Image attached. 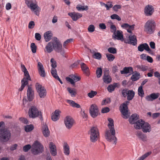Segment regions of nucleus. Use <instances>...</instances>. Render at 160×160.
Returning a JSON list of instances; mask_svg holds the SVG:
<instances>
[{
  "mask_svg": "<svg viewBox=\"0 0 160 160\" xmlns=\"http://www.w3.org/2000/svg\"><path fill=\"white\" fill-rule=\"evenodd\" d=\"M31 148V147L30 144H28L26 145L23 147V151L24 152H28Z\"/></svg>",
  "mask_w": 160,
  "mask_h": 160,
  "instance_id": "nucleus-49",
  "label": "nucleus"
},
{
  "mask_svg": "<svg viewBox=\"0 0 160 160\" xmlns=\"http://www.w3.org/2000/svg\"><path fill=\"white\" fill-rule=\"evenodd\" d=\"M112 38L114 40H120L122 41H123V36L122 31L120 30H117L116 32H114L112 35Z\"/></svg>",
  "mask_w": 160,
  "mask_h": 160,
  "instance_id": "nucleus-14",
  "label": "nucleus"
},
{
  "mask_svg": "<svg viewBox=\"0 0 160 160\" xmlns=\"http://www.w3.org/2000/svg\"><path fill=\"white\" fill-rule=\"evenodd\" d=\"M135 92L132 90H129L127 96V99L128 101L132 100L135 96Z\"/></svg>",
  "mask_w": 160,
  "mask_h": 160,
  "instance_id": "nucleus-33",
  "label": "nucleus"
},
{
  "mask_svg": "<svg viewBox=\"0 0 160 160\" xmlns=\"http://www.w3.org/2000/svg\"><path fill=\"white\" fill-rule=\"evenodd\" d=\"M45 48L47 51L48 53L51 52L53 51L54 49L51 41L48 43L45 47Z\"/></svg>",
  "mask_w": 160,
  "mask_h": 160,
  "instance_id": "nucleus-35",
  "label": "nucleus"
},
{
  "mask_svg": "<svg viewBox=\"0 0 160 160\" xmlns=\"http://www.w3.org/2000/svg\"><path fill=\"white\" fill-rule=\"evenodd\" d=\"M67 102L73 108H80V106L78 104L76 103L73 100H67Z\"/></svg>",
  "mask_w": 160,
  "mask_h": 160,
  "instance_id": "nucleus-37",
  "label": "nucleus"
},
{
  "mask_svg": "<svg viewBox=\"0 0 160 160\" xmlns=\"http://www.w3.org/2000/svg\"><path fill=\"white\" fill-rule=\"evenodd\" d=\"M110 18L112 19H116L118 21L121 20V18L117 14H113L110 16Z\"/></svg>",
  "mask_w": 160,
  "mask_h": 160,
  "instance_id": "nucleus-47",
  "label": "nucleus"
},
{
  "mask_svg": "<svg viewBox=\"0 0 160 160\" xmlns=\"http://www.w3.org/2000/svg\"><path fill=\"white\" fill-rule=\"evenodd\" d=\"M156 24L152 20H148L144 26V31L148 34H151L154 33L155 30Z\"/></svg>",
  "mask_w": 160,
  "mask_h": 160,
  "instance_id": "nucleus-2",
  "label": "nucleus"
},
{
  "mask_svg": "<svg viewBox=\"0 0 160 160\" xmlns=\"http://www.w3.org/2000/svg\"><path fill=\"white\" fill-rule=\"evenodd\" d=\"M120 72L122 74L130 73V74H131L133 73V69L131 67H125Z\"/></svg>",
  "mask_w": 160,
  "mask_h": 160,
  "instance_id": "nucleus-27",
  "label": "nucleus"
},
{
  "mask_svg": "<svg viewBox=\"0 0 160 160\" xmlns=\"http://www.w3.org/2000/svg\"><path fill=\"white\" fill-rule=\"evenodd\" d=\"M52 35V33L50 31L46 32L44 34V37L46 42H48L51 40Z\"/></svg>",
  "mask_w": 160,
  "mask_h": 160,
  "instance_id": "nucleus-32",
  "label": "nucleus"
},
{
  "mask_svg": "<svg viewBox=\"0 0 160 160\" xmlns=\"http://www.w3.org/2000/svg\"><path fill=\"white\" fill-rule=\"evenodd\" d=\"M108 69H106L104 72L103 76V82L106 84H109L112 82V79L111 77L109 75Z\"/></svg>",
  "mask_w": 160,
  "mask_h": 160,
  "instance_id": "nucleus-15",
  "label": "nucleus"
},
{
  "mask_svg": "<svg viewBox=\"0 0 160 160\" xmlns=\"http://www.w3.org/2000/svg\"><path fill=\"white\" fill-rule=\"evenodd\" d=\"M128 38L130 40V44L135 46L137 44V40L135 35H130Z\"/></svg>",
  "mask_w": 160,
  "mask_h": 160,
  "instance_id": "nucleus-29",
  "label": "nucleus"
},
{
  "mask_svg": "<svg viewBox=\"0 0 160 160\" xmlns=\"http://www.w3.org/2000/svg\"><path fill=\"white\" fill-rule=\"evenodd\" d=\"M154 8L151 5H148L146 6L144 8V13L147 16L151 15L154 12Z\"/></svg>",
  "mask_w": 160,
  "mask_h": 160,
  "instance_id": "nucleus-17",
  "label": "nucleus"
},
{
  "mask_svg": "<svg viewBox=\"0 0 160 160\" xmlns=\"http://www.w3.org/2000/svg\"><path fill=\"white\" fill-rule=\"evenodd\" d=\"M140 73L137 72H135L134 74L131 77V79L133 81H136L140 78Z\"/></svg>",
  "mask_w": 160,
  "mask_h": 160,
  "instance_id": "nucleus-36",
  "label": "nucleus"
},
{
  "mask_svg": "<svg viewBox=\"0 0 160 160\" xmlns=\"http://www.w3.org/2000/svg\"><path fill=\"white\" fill-rule=\"evenodd\" d=\"M42 132L44 136L46 137H48L50 132L47 125H45L42 128Z\"/></svg>",
  "mask_w": 160,
  "mask_h": 160,
  "instance_id": "nucleus-30",
  "label": "nucleus"
},
{
  "mask_svg": "<svg viewBox=\"0 0 160 160\" xmlns=\"http://www.w3.org/2000/svg\"><path fill=\"white\" fill-rule=\"evenodd\" d=\"M142 129V132L144 133L149 132L151 131V126L148 122H144Z\"/></svg>",
  "mask_w": 160,
  "mask_h": 160,
  "instance_id": "nucleus-23",
  "label": "nucleus"
},
{
  "mask_svg": "<svg viewBox=\"0 0 160 160\" xmlns=\"http://www.w3.org/2000/svg\"><path fill=\"white\" fill-rule=\"evenodd\" d=\"M121 6L119 5H114L112 7L113 10L116 12H117L118 11L119 9H120L121 8Z\"/></svg>",
  "mask_w": 160,
  "mask_h": 160,
  "instance_id": "nucleus-57",
  "label": "nucleus"
},
{
  "mask_svg": "<svg viewBox=\"0 0 160 160\" xmlns=\"http://www.w3.org/2000/svg\"><path fill=\"white\" fill-rule=\"evenodd\" d=\"M51 42L52 43L53 49L55 51L57 52L61 51L62 48V45L57 38L54 37Z\"/></svg>",
  "mask_w": 160,
  "mask_h": 160,
  "instance_id": "nucleus-11",
  "label": "nucleus"
},
{
  "mask_svg": "<svg viewBox=\"0 0 160 160\" xmlns=\"http://www.w3.org/2000/svg\"><path fill=\"white\" fill-rule=\"evenodd\" d=\"M110 29H111V32H113V33H114V32H117L116 27L115 25H111L110 26Z\"/></svg>",
  "mask_w": 160,
  "mask_h": 160,
  "instance_id": "nucleus-63",
  "label": "nucleus"
},
{
  "mask_svg": "<svg viewBox=\"0 0 160 160\" xmlns=\"http://www.w3.org/2000/svg\"><path fill=\"white\" fill-rule=\"evenodd\" d=\"M88 30L89 32H94L95 30L94 26L92 24H91L89 26Z\"/></svg>",
  "mask_w": 160,
  "mask_h": 160,
  "instance_id": "nucleus-54",
  "label": "nucleus"
},
{
  "mask_svg": "<svg viewBox=\"0 0 160 160\" xmlns=\"http://www.w3.org/2000/svg\"><path fill=\"white\" fill-rule=\"evenodd\" d=\"M107 3L108 4H106L105 7L106 8L107 10H109L110 8H111L112 7L113 5L111 2H107Z\"/></svg>",
  "mask_w": 160,
  "mask_h": 160,
  "instance_id": "nucleus-58",
  "label": "nucleus"
},
{
  "mask_svg": "<svg viewBox=\"0 0 160 160\" xmlns=\"http://www.w3.org/2000/svg\"><path fill=\"white\" fill-rule=\"evenodd\" d=\"M152 153L151 152H149L145 153L144 155H142L141 157L138 158L137 160H143L144 159L146 158L147 157L150 155Z\"/></svg>",
  "mask_w": 160,
  "mask_h": 160,
  "instance_id": "nucleus-42",
  "label": "nucleus"
},
{
  "mask_svg": "<svg viewBox=\"0 0 160 160\" xmlns=\"http://www.w3.org/2000/svg\"><path fill=\"white\" fill-rule=\"evenodd\" d=\"M43 151V147L42 144L38 141L34 142L31 149L32 153L36 155L42 153Z\"/></svg>",
  "mask_w": 160,
  "mask_h": 160,
  "instance_id": "nucleus-3",
  "label": "nucleus"
},
{
  "mask_svg": "<svg viewBox=\"0 0 160 160\" xmlns=\"http://www.w3.org/2000/svg\"><path fill=\"white\" fill-rule=\"evenodd\" d=\"M64 123L67 128H71L73 124V120L71 117L67 116L64 119Z\"/></svg>",
  "mask_w": 160,
  "mask_h": 160,
  "instance_id": "nucleus-18",
  "label": "nucleus"
},
{
  "mask_svg": "<svg viewBox=\"0 0 160 160\" xmlns=\"http://www.w3.org/2000/svg\"><path fill=\"white\" fill-rule=\"evenodd\" d=\"M34 128L32 124L27 125L25 127V131L27 132H29L32 131Z\"/></svg>",
  "mask_w": 160,
  "mask_h": 160,
  "instance_id": "nucleus-40",
  "label": "nucleus"
},
{
  "mask_svg": "<svg viewBox=\"0 0 160 160\" xmlns=\"http://www.w3.org/2000/svg\"><path fill=\"white\" fill-rule=\"evenodd\" d=\"M108 120L109 123L108 124V126L110 129V131H107L105 134V137L107 140L109 142H113V143L116 144L117 138L115 136V130L114 128V121L113 119L108 118Z\"/></svg>",
  "mask_w": 160,
  "mask_h": 160,
  "instance_id": "nucleus-1",
  "label": "nucleus"
},
{
  "mask_svg": "<svg viewBox=\"0 0 160 160\" xmlns=\"http://www.w3.org/2000/svg\"><path fill=\"white\" fill-rule=\"evenodd\" d=\"M106 57L108 61L110 62L112 61L115 58V57L113 55L109 53L106 54Z\"/></svg>",
  "mask_w": 160,
  "mask_h": 160,
  "instance_id": "nucleus-46",
  "label": "nucleus"
},
{
  "mask_svg": "<svg viewBox=\"0 0 160 160\" xmlns=\"http://www.w3.org/2000/svg\"><path fill=\"white\" fill-rule=\"evenodd\" d=\"M108 51L110 53L115 54L117 53L116 49L114 47H110L108 49Z\"/></svg>",
  "mask_w": 160,
  "mask_h": 160,
  "instance_id": "nucleus-50",
  "label": "nucleus"
},
{
  "mask_svg": "<svg viewBox=\"0 0 160 160\" xmlns=\"http://www.w3.org/2000/svg\"><path fill=\"white\" fill-rule=\"evenodd\" d=\"M97 94V92L95 91L91 90L90 92L88 94V96L90 98H92Z\"/></svg>",
  "mask_w": 160,
  "mask_h": 160,
  "instance_id": "nucleus-44",
  "label": "nucleus"
},
{
  "mask_svg": "<svg viewBox=\"0 0 160 160\" xmlns=\"http://www.w3.org/2000/svg\"><path fill=\"white\" fill-rule=\"evenodd\" d=\"M50 149V152L53 156H55L57 154V149L55 145L52 142H51L49 144Z\"/></svg>",
  "mask_w": 160,
  "mask_h": 160,
  "instance_id": "nucleus-21",
  "label": "nucleus"
},
{
  "mask_svg": "<svg viewBox=\"0 0 160 160\" xmlns=\"http://www.w3.org/2000/svg\"><path fill=\"white\" fill-rule=\"evenodd\" d=\"M129 90L128 89L125 88L122 89V96L124 98H126L127 97L128 93V91Z\"/></svg>",
  "mask_w": 160,
  "mask_h": 160,
  "instance_id": "nucleus-48",
  "label": "nucleus"
},
{
  "mask_svg": "<svg viewBox=\"0 0 160 160\" xmlns=\"http://www.w3.org/2000/svg\"><path fill=\"white\" fill-rule=\"evenodd\" d=\"M88 134L90 135V140L92 142H96L99 137V132L97 127H91Z\"/></svg>",
  "mask_w": 160,
  "mask_h": 160,
  "instance_id": "nucleus-4",
  "label": "nucleus"
},
{
  "mask_svg": "<svg viewBox=\"0 0 160 160\" xmlns=\"http://www.w3.org/2000/svg\"><path fill=\"white\" fill-rule=\"evenodd\" d=\"M35 87L39 97L41 98H44L47 94V91L45 88L38 83H36Z\"/></svg>",
  "mask_w": 160,
  "mask_h": 160,
  "instance_id": "nucleus-10",
  "label": "nucleus"
},
{
  "mask_svg": "<svg viewBox=\"0 0 160 160\" xmlns=\"http://www.w3.org/2000/svg\"><path fill=\"white\" fill-rule=\"evenodd\" d=\"M137 136L143 141H146L147 140V137L145 134L141 132H138L136 134Z\"/></svg>",
  "mask_w": 160,
  "mask_h": 160,
  "instance_id": "nucleus-34",
  "label": "nucleus"
},
{
  "mask_svg": "<svg viewBox=\"0 0 160 160\" xmlns=\"http://www.w3.org/2000/svg\"><path fill=\"white\" fill-rule=\"evenodd\" d=\"M25 3L27 7L37 15V12L39 11L40 8L36 3L35 0H25Z\"/></svg>",
  "mask_w": 160,
  "mask_h": 160,
  "instance_id": "nucleus-7",
  "label": "nucleus"
},
{
  "mask_svg": "<svg viewBox=\"0 0 160 160\" xmlns=\"http://www.w3.org/2000/svg\"><path fill=\"white\" fill-rule=\"evenodd\" d=\"M70 76L73 79V81H75V82L78 81L80 79V77L73 75H70Z\"/></svg>",
  "mask_w": 160,
  "mask_h": 160,
  "instance_id": "nucleus-55",
  "label": "nucleus"
},
{
  "mask_svg": "<svg viewBox=\"0 0 160 160\" xmlns=\"http://www.w3.org/2000/svg\"><path fill=\"white\" fill-rule=\"evenodd\" d=\"M138 94L139 96L141 97H143L144 95V93L142 87V86H140L138 88Z\"/></svg>",
  "mask_w": 160,
  "mask_h": 160,
  "instance_id": "nucleus-43",
  "label": "nucleus"
},
{
  "mask_svg": "<svg viewBox=\"0 0 160 160\" xmlns=\"http://www.w3.org/2000/svg\"><path fill=\"white\" fill-rule=\"evenodd\" d=\"M73 38H69L67 39L63 43V46L64 47L66 48V44L69 43L73 42Z\"/></svg>",
  "mask_w": 160,
  "mask_h": 160,
  "instance_id": "nucleus-56",
  "label": "nucleus"
},
{
  "mask_svg": "<svg viewBox=\"0 0 160 160\" xmlns=\"http://www.w3.org/2000/svg\"><path fill=\"white\" fill-rule=\"evenodd\" d=\"M63 149L65 154L67 156L70 153V148L69 145L66 142L64 143Z\"/></svg>",
  "mask_w": 160,
  "mask_h": 160,
  "instance_id": "nucleus-31",
  "label": "nucleus"
},
{
  "mask_svg": "<svg viewBox=\"0 0 160 160\" xmlns=\"http://www.w3.org/2000/svg\"><path fill=\"white\" fill-rule=\"evenodd\" d=\"M28 114L30 118H34L38 117L41 119H42L41 112L39 111L35 106H32L29 108Z\"/></svg>",
  "mask_w": 160,
  "mask_h": 160,
  "instance_id": "nucleus-6",
  "label": "nucleus"
},
{
  "mask_svg": "<svg viewBox=\"0 0 160 160\" xmlns=\"http://www.w3.org/2000/svg\"><path fill=\"white\" fill-rule=\"evenodd\" d=\"M38 71L40 76L42 77H44L46 76L45 72L42 64L40 62H38Z\"/></svg>",
  "mask_w": 160,
  "mask_h": 160,
  "instance_id": "nucleus-20",
  "label": "nucleus"
},
{
  "mask_svg": "<svg viewBox=\"0 0 160 160\" xmlns=\"http://www.w3.org/2000/svg\"><path fill=\"white\" fill-rule=\"evenodd\" d=\"M36 46L35 44L34 43H32L31 44V48L32 52L35 53L36 52Z\"/></svg>",
  "mask_w": 160,
  "mask_h": 160,
  "instance_id": "nucleus-51",
  "label": "nucleus"
},
{
  "mask_svg": "<svg viewBox=\"0 0 160 160\" xmlns=\"http://www.w3.org/2000/svg\"><path fill=\"white\" fill-rule=\"evenodd\" d=\"M110 111V109L108 107H105L104 108H102L101 112L102 113H106Z\"/></svg>",
  "mask_w": 160,
  "mask_h": 160,
  "instance_id": "nucleus-60",
  "label": "nucleus"
},
{
  "mask_svg": "<svg viewBox=\"0 0 160 160\" xmlns=\"http://www.w3.org/2000/svg\"><path fill=\"white\" fill-rule=\"evenodd\" d=\"M27 95L28 100L29 101H32L34 98V93L31 85H28V88L27 91Z\"/></svg>",
  "mask_w": 160,
  "mask_h": 160,
  "instance_id": "nucleus-13",
  "label": "nucleus"
},
{
  "mask_svg": "<svg viewBox=\"0 0 160 160\" xmlns=\"http://www.w3.org/2000/svg\"><path fill=\"white\" fill-rule=\"evenodd\" d=\"M66 80L67 81L70 82L72 84H75V82L73 81V80L72 78H71L69 77H67L66 78Z\"/></svg>",
  "mask_w": 160,
  "mask_h": 160,
  "instance_id": "nucleus-62",
  "label": "nucleus"
},
{
  "mask_svg": "<svg viewBox=\"0 0 160 160\" xmlns=\"http://www.w3.org/2000/svg\"><path fill=\"white\" fill-rule=\"evenodd\" d=\"M34 25L35 23L34 22L31 21L29 22L28 24V27L30 29H32L34 28Z\"/></svg>",
  "mask_w": 160,
  "mask_h": 160,
  "instance_id": "nucleus-61",
  "label": "nucleus"
},
{
  "mask_svg": "<svg viewBox=\"0 0 160 160\" xmlns=\"http://www.w3.org/2000/svg\"><path fill=\"white\" fill-rule=\"evenodd\" d=\"M81 67L82 70L86 74L87 76H88L89 74V68L87 65L83 62L80 63Z\"/></svg>",
  "mask_w": 160,
  "mask_h": 160,
  "instance_id": "nucleus-28",
  "label": "nucleus"
},
{
  "mask_svg": "<svg viewBox=\"0 0 160 160\" xmlns=\"http://www.w3.org/2000/svg\"><path fill=\"white\" fill-rule=\"evenodd\" d=\"M89 113L92 118L96 117L100 113L98 106L95 104H92L90 106L89 110Z\"/></svg>",
  "mask_w": 160,
  "mask_h": 160,
  "instance_id": "nucleus-12",
  "label": "nucleus"
},
{
  "mask_svg": "<svg viewBox=\"0 0 160 160\" xmlns=\"http://www.w3.org/2000/svg\"><path fill=\"white\" fill-rule=\"evenodd\" d=\"M129 102L126 101L125 103H122L119 107V110L122 114L124 116L123 118L124 119H127L129 117L128 114V105Z\"/></svg>",
  "mask_w": 160,
  "mask_h": 160,
  "instance_id": "nucleus-9",
  "label": "nucleus"
},
{
  "mask_svg": "<svg viewBox=\"0 0 160 160\" xmlns=\"http://www.w3.org/2000/svg\"><path fill=\"white\" fill-rule=\"evenodd\" d=\"M23 72L24 76L26 77H24L21 80V86L18 89L19 91H22L25 86L28 85V81L31 80L29 73L27 70H26Z\"/></svg>",
  "mask_w": 160,
  "mask_h": 160,
  "instance_id": "nucleus-8",
  "label": "nucleus"
},
{
  "mask_svg": "<svg viewBox=\"0 0 160 160\" xmlns=\"http://www.w3.org/2000/svg\"><path fill=\"white\" fill-rule=\"evenodd\" d=\"M139 118V116L136 114H132L130 117L129 119V123L131 124H134L135 122H137Z\"/></svg>",
  "mask_w": 160,
  "mask_h": 160,
  "instance_id": "nucleus-25",
  "label": "nucleus"
},
{
  "mask_svg": "<svg viewBox=\"0 0 160 160\" xmlns=\"http://www.w3.org/2000/svg\"><path fill=\"white\" fill-rule=\"evenodd\" d=\"M111 102V100L110 98H107L106 99L103 100L102 104L106 105L107 104L110 103Z\"/></svg>",
  "mask_w": 160,
  "mask_h": 160,
  "instance_id": "nucleus-59",
  "label": "nucleus"
},
{
  "mask_svg": "<svg viewBox=\"0 0 160 160\" xmlns=\"http://www.w3.org/2000/svg\"><path fill=\"white\" fill-rule=\"evenodd\" d=\"M93 57L97 59H100L101 57V55L99 52L95 53L93 55Z\"/></svg>",
  "mask_w": 160,
  "mask_h": 160,
  "instance_id": "nucleus-53",
  "label": "nucleus"
},
{
  "mask_svg": "<svg viewBox=\"0 0 160 160\" xmlns=\"http://www.w3.org/2000/svg\"><path fill=\"white\" fill-rule=\"evenodd\" d=\"M138 51L141 52L143 51L144 50L148 51L149 53H150L152 52V50L150 48L148 44L146 43L139 45L138 47Z\"/></svg>",
  "mask_w": 160,
  "mask_h": 160,
  "instance_id": "nucleus-16",
  "label": "nucleus"
},
{
  "mask_svg": "<svg viewBox=\"0 0 160 160\" xmlns=\"http://www.w3.org/2000/svg\"><path fill=\"white\" fill-rule=\"evenodd\" d=\"M67 90L69 92L72 97H75L76 94V92L75 91V89L74 88H67Z\"/></svg>",
  "mask_w": 160,
  "mask_h": 160,
  "instance_id": "nucleus-39",
  "label": "nucleus"
},
{
  "mask_svg": "<svg viewBox=\"0 0 160 160\" xmlns=\"http://www.w3.org/2000/svg\"><path fill=\"white\" fill-rule=\"evenodd\" d=\"M60 112H61L59 110H55L51 115L52 120L54 121H56L58 120L59 117Z\"/></svg>",
  "mask_w": 160,
  "mask_h": 160,
  "instance_id": "nucleus-24",
  "label": "nucleus"
},
{
  "mask_svg": "<svg viewBox=\"0 0 160 160\" xmlns=\"http://www.w3.org/2000/svg\"><path fill=\"white\" fill-rule=\"evenodd\" d=\"M96 73L98 78H99L101 77L102 74V70L101 68H97Z\"/></svg>",
  "mask_w": 160,
  "mask_h": 160,
  "instance_id": "nucleus-45",
  "label": "nucleus"
},
{
  "mask_svg": "<svg viewBox=\"0 0 160 160\" xmlns=\"http://www.w3.org/2000/svg\"><path fill=\"white\" fill-rule=\"evenodd\" d=\"M145 122L142 119L138 120L134 124V127L136 129H140L142 128Z\"/></svg>",
  "mask_w": 160,
  "mask_h": 160,
  "instance_id": "nucleus-26",
  "label": "nucleus"
},
{
  "mask_svg": "<svg viewBox=\"0 0 160 160\" xmlns=\"http://www.w3.org/2000/svg\"><path fill=\"white\" fill-rule=\"evenodd\" d=\"M160 96V93L158 92L152 93L145 97L146 99L148 101H152L158 98Z\"/></svg>",
  "mask_w": 160,
  "mask_h": 160,
  "instance_id": "nucleus-19",
  "label": "nucleus"
},
{
  "mask_svg": "<svg viewBox=\"0 0 160 160\" xmlns=\"http://www.w3.org/2000/svg\"><path fill=\"white\" fill-rule=\"evenodd\" d=\"M137 67L138 69L141 70L143 72L147 71L148 69V67L147 66L142 65H138Z\"/></svg>",
  "mask_w": 160,
  "mask_h": 160,
  "instance_id": "nucleus-41",
  "label": "nucleus"
},
{
  "mask_svg": "<svg viewBox=\"0 0 160 160\" xmlns=\"http://www.w3.org/2000/svg\"><path fill=\"white\" fill-rule=\"evenodd\" d=\"M36 39L38 41H40L41 39V36L40 33H36L35 36Z\"/></svg>",
  "mask_w": 160,
  "mask_h": 160,
  "instance_id": "nucleus-64",
  "label": "nucleus"
},
{
  "mask_svg": "<svg viewBox=\"0 0 160 160\" xmlns=\"http://www.w3.org/2000/svg\"><path fill=\"white\" fill-rule=\"evenodd\" d=\"M117 87V83H115L113 84H110L107 87V89L110 92H112L113 91L115 88Z\"/></svg>",
  "mask_w": 160,
  "mask_h": 160,
  "instance_id": "nucleus-38",
  "label": "nucleus"
},
{
  "mask_svg": "<svg viewBox=\"0 0 160 160\" xmlns=\"http://www.w3.org/2000/svg\"><path fill=\"white\" fill-rule=\"evenodd\" d=\"M68 15L70 16L74 21H76L82 16L81 14L78 12H69Z\"/></svg>",
  "mask_w": 160,
  "mask_h": 160,
  "instance_id": "nucleus-22",
  "label": "nucleus"
},
{
  "mask_svg": "<svg viewBox=\"0 0 160 160\" xmlns=\"http://www.w3.org/2000/svg\"><path fill=\"white\" fill-rule=\"evenodd\" d=\"M51 63V66L52 68H55L57 67V63L56 61L54 58H52L50 60Z\"/></svg>",
  "mask_w": 160,
  "mask_h": 160,
  "instance_id": "nucleus-52",
  "label": "nucleus"
},
{
  "mask_svg": "<svg viewBox=\"0 0 160 160\" xmlns=\"http://www.w3.org/2000/svg\"><path fill=\"white\" fill-rule=\"evenodd\" d=\"M11 134L10 131L7 129L2 128L0 129V141L7 142L10 139Z\"/></svg>",
  "mask_w": 160,
  "mask_h": 160,
  "instance_id": "nucleus-5",
  "label": "nucleus"
}]
</instances>
